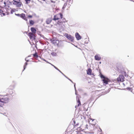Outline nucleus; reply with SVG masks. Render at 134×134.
<instances>
[{"instance_id": "obj_23", "label": "nucleus", "mask_w": 134, "mask_h": 134, "mask_svg": "<svg viewBox=\"0 0 134 134\" xmlns=\"http://www.w3.org/2000/svg\"><path fill=\"white\" fill-rule=\"evenodd\" d=\"M13 1H14V2H15L16 3L19 1L20 2V0H13Z\"/></svg>"}, {"instance_id": "obj_17", "label": "nucleus", "mask_w": 134, "mask_h": 134, "mask_svg": "<svg viewBox=\"0 0 134 134\" xmlns=\"http://www.w3.org/2000/svg\"><path fill=\"white\" fill-rule=\"evenodd\" d=\"M29 23L30 24V25H33L34 24V21L32 20H30L29 21Z\"/></svg>"}, {"instance_id": "obj_16", "label": "nucleus", "mask_w": 134, "mask_h": 134, "mask_svg": "<svg viewBox=\"0 0 134 134\" xmlns=\"http://www.w3.org/2000/svg\"><path fill=\"white\" fill-rule=\"evenodd\" d=\"M53 67L57 70H58L59 72L61 73L64 76H65V75L59 69H58L55 66H53Z\"/></svg>"}, {"instance_id": "obj_41", "label": "nucleus", "mask_w": 134, "mask_h": 134, "mask_svg": "<svg viewBox=\"0 0 134 134\" xmlns=\"http://www.w3.org/2000/svg\"><path fill=\"white\" fill-rule=\"evenodd\" d=\"M43 1H45V0H42Z\"/></svg>"}, {"instance_id": "obj_38", "label": "nucleus", "mask_w": 134, "mask_h": 134, "mask_svg": "<svg viewBox=\"0 0 134 134\" xmlns=\"http://www.w3.org/2000/svg\"><path fill=\"white\" fill-rule=\"evenodd\" d=\"M99 63H100V64H101V62H99Z\"/></svg>"}, {"instance_id": "obj_14", "label": "nucleus", "mask_w": 134, "mask_h": 134, "mask_svg": "<svg viewBox=\"0 0 134 134\" xmlns=\"http://www.w3.org/2000/svg\"><path fill=\"white\" fill-rule=\"evenodd\" d=\"M76 100L77 101V103H78L77 104V106L78 107L80 105H81V102H80V101L79 100V99L78 98L77 99V97H76Z\"/></svg>"}, {"instance_id": "obj_7", "label": "nucleus", "mask_w": 134, "mask_h": 134, "mask_svg": "<svg viewBox=\"0 0 134 134\" xmlns=\"http://www.w3.org/2000/svg\"><path fill=\"white\" fill-rule=\"evenodd\" d=\"M102 81H103L104 85H106L108 84V82L110 80L108 78H106L105 79H103Z\"/></svg>"}, {"instance_id": "obj_40", "label": "nucleus", "mask_w": 134, "mask_h": 134, "mask_svg": "<svg viewBox=\"0 0 134 134\" xmlns=\"http://www.w3.org/2000/svg\"><path fill=\"white\" fill-rule=\"evenodd\" d=\"M100 130L101 131H102V130L101 129H100Z\"/></svg>"}, {"instance_id": "obj_29", "label": "nucleus", "mask_w": 134, "mask_h": 134, "mask_svg": "<svg viewBox=\"0 0 134 134\" xmlns=\"http://www.w3.org/2000/svg\"><path fill=\"white\" fill-rule=\"evenodd\" d=\"M27 58H25V60L26 61V62H28L29 61V60H27Z\"/></svg>"}, {"instance_id": "obj_31", "label": "nucleus", "mask_w": 134, "mask_h": 134, "mask_svg": "<svg viewBox=\"0 0 134 134\" xmlns=\"http://www.w3.org/2000/svg\"><path fill=\"white\" fill-rule=\"evenodd\" d=\"M127 89L128 90H130L131 89V88H127Z\"/></svg>"}, {"instance_id": "obj_11", "label": "nucleus", "mask_w": 134, "mask_h": 134, "mask_svg": "<svg viewBox=\"0 0 134 134\" xmlns=\"http://www.w3.org/2000/svg\"><path fill=\"white\" fill-rule=\"evenodd\" d=\"M58 24L59 25L62 26L63 28V29H64L65 26L64 24H65L64 21L63 22H58Z\"/></svg>"}, {"instance_id": "obj_42", "label": "nucleus", "mask_w": 134, "mask_h": 134, "mask_svg": "<svg viewBox=\"0 0 134 134\" xmlns=\"http://www.w3.org/2000/svg\"><path fill=\"white\" fill-rule=\"evenodd\" d=\"M42 59L43 60V59Z\"/></svg>"}, {"instance_id": "obj_32", "label": "nucleus", "mask_w": 134, "mask_h": 134, "mask_svg": "<svg viewBox=\"0 0 134 134\" xmlns=\"http://www.w3.org/2000/svg\"><path fill=\"white\" fill-rule=\"evenodd\" d=\"M43 60L45 62H47V63H49L48 62H47L45 59H43Z\"/></svg>"}, {"instance_id": "obj_26", "label": "nucleus", "mask_w": 134, "mask_h": 134, "mask_svg": "<svg viewBox=\"0 0 134 134\" xmlns=\"http://www.w3.org/2000/svg\"><path fill=\"white\" fill-rule=\"evenodd\" d=\"M15 15H16L17 16H20L21 15V14H16V13H15Z\"/></svg>"}, {"instance_id": "obj_37", "label": "nucleus", "mask_w": 134, "mask_h": 134, "mask_svg": "<svg viewBox=\"0 0 134 134\" xmlns=\"http://www.w3.org/2000/svg\"><path fill=\"white\" fill-rule=\"evenodd\" d=\"M49 63L50 64L52 65V66H54V65H53L52 64Z\"/></svg>"}, {"instance_id": "obj_10", "label": "nucleus", "mask_w": 134, "mask_h": 134, "mask_svg": "<svg viewBox=\"0 0 134 134\" xmlns=\"http://www.w3.org/2000/svg\"><path fill=\"white\" fill-rule=\"evenodd\" d=\"M20 17L25 20L26 21L27 20V19L25 15L23 13L21 14Z\"/></svg>"}, {"instance_id": "obj_13", "label": "nucleus", "mask_w": 134, "mask_h": 134, "mask_svg": "<svg viewBox=\"0 0 134 134\" xmlns=\"http://www.w3.org/2000/svg\"><path fill=\"white\" fill-rule=\"evenodd\" d=\"M52 21V20L51 19H48L46 20V23L47 24H49Z\"/></svg>"}, {"instance_id": "obj_28", "label": "nucleus", "mask_w": 134, "mask_h": 134, "mask_svg": "<svg viewBox=\"0 0 134 134\" xmlns=\"http://www.w3.org/2000/svg\"><path fill=\"white\" fill-rule=\"evenodd\" d=\"M32 16L31 15H28V17L30 18H32Z\"/></svg>"}, {"instance_id": "obj_20", "label": "nucleus", "mask_w": 134, "mask_h": 134, "mask_svg": "<svg viewBox=\"0 0 134 134\" xmlns=\"http://www.w3.org/2000/svg\"><path fill=\"white\" fill-rule=\"evenodd\" d=\"M34 57L35 58H38V56L37 54V53L36 52L34 54H33Z\"/></svg>"}, {"instance_id": "obj_5", "label": "nucleus", "mask_w": 134, "mask_h": 134, "mask_svg": "<svg viewBox=\"0 0 134 134\" xmlns=\"http://www.w3.org/2000/svg\"><path fill=\"white\" fill-rule=\"evenodd\" d=\"M28 35L30 37V39L32 41H35L36 36L35 35V34H32L31 32H30L29 33Z\"/></svg>"}, {"instance_id": "obj_19", "label": "nucleus", "mask_w": 134, "mask_h": 134, "mask_svg": "<svg viewBox=\"0 0 134 134\" xmlns=\"http://www.w3.org/2000/svg\"><path fill=\"white\" fill-rule=\"evenodd\" d=\"M28 64L27 62H26L25 63V64L24 66V70L26 68V65H27Z\"/></svg>"}, {"instance_id": "obj_30", "label": "nucleus", "mask_w": 134, "mask_h": 134, "mask_svg": "<svg viewBox=\"0 0 134 134\" xmlns=\"http://www.w3.org/2000/svg\"><path fill=\"white\" fill-rule=\"evenodd\" d=\"M65 76V77H66V78H68V79L69 80H70V81L71 82H72V83H73L72 81H71L70 79H69V78H68L66 76Z\"/></svg>"}, {"instance_id": "obj_22", "label": "nucleus", "mask_w": 134, "mask_h": 134, "mask_svg": "<svg viewBox=\"0 0 134 134\" xmlns=\"http://www.w3.org/2000/svg\"><path fill=\"white\" fill-rule=\"evenodd\" d=\"M100 77L101 78H103V79H105V78H106L104 76H103V75H100Z\"/></svg>"}, {"instance_id": "obj_15", "label": "nucleus", "mask_w": 134, "mask_h": 134, "mask_svg": "<svg viewBox=\"0 0 134 134\" xmlns=\"http://www.w3.org/2000/svg\"><path fill=\"white\" fill-rule=\"evenodd\" d=\"M92 71L90 69H88L87 71V74L91 75V74Z\"/></svg>"}, {"instance_id": "obj_24", "label": "nucleus", "mask_w": 134, "mask_h": 134, "mask_svg": "<svg viewBox=\"0 0 134 134\" xmlns=\"http://www.w3.org/2000/svg\"><path fill=\"white\" fill-rule=\"evenodd\" d=\"M82 126H81L80 127V128H81V131H82L85 130V129H83L82 128Z\"/></svg>"}, {"instance_id": "obj_25", "label": "nucleus", "mask_w": 134, "mask_h": 134, "mask_svg": "<svg viewBox=\"0 0 134 134\" xmlns=\"http://www.w3.org/2000/svg\"><path fill=\"white\" fill-rule=\"evenodd\" d=\"M74 87H75V94H76V95H77V93H76V87H75V84H74Z\"/></svg>"}, {"instance_id": "obj_9", "label": "nucleus", "mask_w": 134, "mask_h": 134, "mask_svg": "<svg viewBox=\"0 0 134 134\" xmlns=\"http://www.w3.org/2000/svg\"><path fill=\"white\" fill-rule=\"evenodd\" d=\"M94 58L95 60H99L101 59V57L99 54H96L94 56Z\"/></svg>"}, {"instance_id": "obj_27", "label": "nucleus", "mask_w": 134, "mask_h": 134, "mask_svg": "<svg viewBox=\"0 0 134 134\" xmlns=\"http://www.w3.org/2000/svg\"><path fill=\"white\" fill-rule=\"evenodd\" d=\"M30 1V0H25V1H26V4H28V1Z\"/></svg>"}, {"instance_id": "obj_36", "label": "nucleus", "mask_w": 134, "mask_h": 134, "mask_svg": "<svg viewBox=\"0 0 134 134\" xmlns=\"http://www.w3.org/2000/svg\"><path fill=\"white\" fill-rule=\"evenodd\" d=\"M3 16H4L5 15V13H3Z\"/></svg>"}, {"instance_id": "obj_18", "label": "nucleus", "mask_w": 134, "mask_h": 134, "mask_svg": "<svg viewBox=\"0 0 134 134\" xmlns=\"http://www.w3.org/2000/svg\"><path fill=\"white\" fill-rule=\"evenodd\" d=\"M16 11V10L14 8L13 9L11 10V14H13V12H15Z\"/></svg>"}, {"instance_id": "obj_3", "label": "nucleus", "mask_w": 134, "mask_h": 134, "mask_svg": "<svg viewBox=\"0 0 134 134\" xmlns=\"http://www.w3.org/2000/svg\"><path fill=\"white\" fill-rule=\"evenodd\" d=\"M124 76L122 75H120L116 79H115V80L116 81H117L118 82H123L124 80Z\"/></svg>"}, {"instance_id": "obj_39", "label": "nucleus", "mask_w": 134, "mask_h": 134, "mask_svg": "<svg viewBox=\"0 0 134 134\" xmlns=\"http://www.w3.org/2000/svg\"><path fill=\"white\" fill-rule=\"evenodd\" d=\"M4 3L5 4V2H4Z\"/></svg>"}, {"instance_id": "obj_21", "label": "nucleus", "mask_w": 134, "mask_h": 134, "mask_svg": "<svg viewBox=\"0 0 134 134\" xmlns=\"http://www.w3.org/2000/svg\"><path fill=\"white\" fill-rule=\"evenodd\" d=\"M51 54L53 56H55L56 55V53L54 52H52L51 53Z\"/></svg>"}, {"instance_id": "obj_12", "label": "nucleus", "mask_w": 134, "mask_h": 134, "mask_svg": "<svg viewBox=\"0 0 134 134\" xmlns=\"http://www.w3.org/2000/svg\"><path fill=\"white\" fill-rule=\"evenodd\" d=\"M31 30L32 33L35 34L36 31V29L34 27H32L31 28Z\"/></svg>"}, {"instance_id": "obj_34", "label": "nucleus", "mask_w": 134, "mask_h": 134, "mask_svg": "<svg viewBox=\"0 0 134 134\" xmlns=\"http://www.w3.org/2000/svg\"><path fill=\"white\" fill-rule=\"evenodd\" d=\"M51 2H52V3H54L55 2L54 1H52V0H51Z\"/></svg>"}, {"instance_id": "obj_4", "label": "nucleus", "mask_w": 134, "mask_h": 134, "mask_svg": "<svg viewBox=\"0 0 134 134\" xmlns=\"http://www.w3.org/2000/svg\"><path fill=\"white\" fill-rule=\"evenodd\" d=\"M64 36L67 38L68 40L70 41L71 42H73L74 40V37L71 35H68L67 33L65 34Z\"/></svg>"}, {"instance_id": "obj_2", "label": "nucleus", "mask_w": 134, "mask_h": 134, "mask_svg": "<svg viewBox=\"0 0 134 134\" xmlns=\"http://www.w3.org/2000/svg\"><path fill=\"white\" fill-rule=\"evenodd\" d=\"M62 17L63 15L62 13L58 14L54 16L53 20L55 21L56 20H59L60 18L62 19Z\"/></svg>"}, {"instance_id": "obj_35", "label": "nucleus", "mask_w": 134, "mask_h": 134, "mask_svg": "<svg viewBox=\"0 0 134 134\" xmlns=\"http://www.w3.org/2000/svg\"><path fill=\"white\" fill-rule=\"evenodd\" d=\"M36 15V14L35 13H34L33 14V15H35V16Z\"/></svg>"}, {"instance_id": "obj_6", "label": "nucleus", "mask_w": 134, "mask_h": 134, "mask_svg": "<svg viewBox=\"0 0 134 134\" xmlns=\"http://www.w3.org/2000/svg\"><path fill=\"white\" fill-rule=\"evenodd\" d=\"M13 4L14 5H16V6L17 7H20L21 6V5H22L21 2L19 1L16 3L13 2Z\"/></svg>"}, {"instance_id": "obj_33", "label": "nucleus", "mask_w": 134, "mask_h": 134, "mask_svg": "<svg viewBox=\"0 0 134 134\" xmlns=\"http://www.w3.org/2000/svg\"><path fill=\"white\" fill-rule=\"evenodd\" d=\"M92 125L93 127H94L95 126V124H92Z\"/></svg>"}, {"instance_id": "obj_1", "label": "nucleus", "mask_w": 134, "mask_h": 134, "mask_svg": "<svg viewBox=\"0 0 134 134\" xmlns=\"http://www.w3.org/2000/svg\"><path fill=\"white\" fill-rule=\"evenodd\" d=\"M9 99L7 97H4L0 99V110L2 108V107L4 105V103H7L8 102Z\"/></svg>"}, {"instance_id": "obj_8", "label": "nucleus", "mask_w": 134, "mask_h": 134, "mask_svg": "<svg viewBox=\"0 0 134 134\" xmlns=\"http://www.w3.org/2000/svg\"><path fill=\"white\" fill-rule=\"evenodd\" d=\"M75 36L77 40H79L81 39V37L79 34L77 32L75 34Z\"/></svg>"}]
</instances>
